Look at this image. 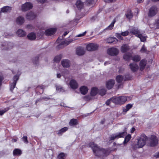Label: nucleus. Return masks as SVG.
I'll return each instance as SVG.
<instances>
[{"label":"nucleus","mask_w":159,"mask_h":159,"mask_svg":"<svg viewBox=\"0 0 159 159\" xmlns=\"http://www.w3.org/2000/svg\"><path fill=\"white\" fill-rule=\"evenodd\" d=\"M129 32L128 31H126L124 32H122L121 33H116V36L120 40H123V38L121 36H125L128 35Z\"/></svg>","instance_id":"2eb2a0df"},{"label":"nucleus","mask_w":159,"mask_h":159,"mask_svg":"<svg viewBox=\"0 0 159 159\" xmlns=\"http://www.w3.org/2000/svg\"><path fill=\"white\" fill-rule=\"evenodd\" d=\"M131 54L130 53H125L124 55L123 58L125 61H129L130 59Z\"/></svg>","instance_id":"473e14b6"},{"label":"nucleus","mask_w":159,"mask_h":159,"mask_svg":"<svg viewBox=\"0 0 159 159\" xmlns=\"http://www.w3.org/2000/svg\"><path fill=\"white\" fill-rule=\"evenodd\" d=\"M87 2L89 4H91L93 2V0H86Z\"/></svg>","instance_id":"5fc2aeb1"},{"label":"nucleus","mask_w":159,"mask_h":159,"mask_svg":"<svg viewBox=\"0 0 159 159\" xmlns=\"http://www.w3.org/2000/svg\"><path fill=\"white\" fill-rule=\"evenodd\" d=\"M135 129L134 128H132L131 130V133H133L134 132V131Z\"/></svg>","instance_id":"13d9d810"},{"label":"nucleus","mask_w":159,"mask_h":159,"mask_svg":"<svg viewBox=\"0 0 159 159\" xmlns=\"http://www.w3.org/2000/svg\"><path fill=\"white\" fill-rule=\"evenodd\" d=\"M131 137V135L130 134H129L127 135L125 137V140L124 142V143L125 144L127 143Z\"/></svg>","instance_id":"a19ab883"},{"label":"nucleus","mask_w":159,"mask_h":159,"mask_svg":"<svg viewBox=\"0 0 159 159\" xmlns=\"http://www.w3.org/2000/svg\"><path fill=\"white\" fill-rule=\"evenodd\" d=\"M37 2L39 3H43L46 2V0H37Z\"/></svg>","instance_id":"603ef678"},{"label":"nucleus","mask_w":159,"mask_h":159,"mask_svg":"<svg viewBox=\"0 0 159 159\" xmlns=\"http://www.w3.org/2000/svg\"><path fill=\"white\" fill-rule=\"evenodd\" d=\"M24 22V19L23 17L20 16L16 20V23L20 25H22Z\"/></svg>","instance_id":"cd10ccee"},{"label":"nucleus","mask_w":159,"mask_h":159,"mask_svg":"<svg viewBox=\"0 0 159 159\" xmlns=\"http://www.w3.org/2000/svg\"><path fill=\"white\" fill-rule=\"evenodd\" d=\"M155 156L156 157H159V152L157 153V154Z\"/></svg>","instance_id":"338daca9"},{"label":"nucleus","mask_w":159,"mask_h":159,"mask_svg":"<svg viewBox=\"0 0 159 159\" xmlns=\"http://www.w3.org/2000/svg\"><path fill=\"white\" fill-rule=\"evenodd\" d=\"M77 7L78 9H81L83 6V3L80 1H77L76 3Z\"/></svg>","instance_id":"f704fd0d"},{"label":"nucleus","mask_w":159,"mask_h":159,"mask_svg":"<svg viewBox=\"0 0 159 159\" xmlns=\"http://www.w3.org/2000/svg\"><path fill=\"white\" fill-rule=\"evenodd\" d=\"M89 145L92 149L94 153L96 156L100 157L106 156L108 154L107 151L98 147L93 142H90Z\"/></svg>","instance_id":"f257e3e1"},{"label":"nucleus","mask_w":159,"mask_h":159,"mask_svg":"<svg viewBox=\"0 0 159 159\" xmlns=\"http://www.w3.org/2000/svg\"><path fill=\"white\" fill-rule=\"evenodd\" d=\"M127 100V97L125 96H122L113 98V102L116 104L121 105L125 103Z\"/></svg>","instance_id":"7ed1b4c3"},{"label":"nucleus","mask_w":159,"mask_h":159,"mask_svg":"<svg viewBox=\"0 0 159 159\" xmlns=\"http://www.w3.org/2000/svg\"><path fill=\"white\" fill-rule=\"evenodd\" d=\"M2 48L3 49H8L11 48L13 46V44L11 42L5 43L2 45Z\"/></svg>","instance_id":"4468645a"},{"label":"nucleus","mask_w":159,"mask_h":159,"mask_svg":"<svg viewBox=\"0 0 159 159\" xmlns=\"http://www.w3.org/2000/svg\"><path fill=\"white\" fill-rule=\"evenodd\" d=\"M129 31L130 33L135 35L136 36L140 33L138 29L135 27H133L132 29H130Z\"/></svg>","instance_id":"6ab92c4d"},{"label":"nucleus","mask_w":159,"mask_h":159,"mask_svg":"<svg viewBox=\"0 0 159 159\" xmlns=\"http://www.w3.org/2000/svg\"><path fill=\"white\" fill-rule=\"evenodd\" d=\"M86 31H85L82 34H80L78 35L77 37H80L84 36L86 34Z\"/></svg>","instance_id":"3c124183"},{"label":"nucleus","mask_w":159,"mask_h":159,"mask_svg":"<svg viewBox=\"0 0 159 159\" xmlns=\"http://www.w3.org/2000/svg\"><path fill=\"white\" fill-rule=\"evenodd\" d=\"M156 24L157 26L159 27V19L157 21Z\"/></svg>","instance_id":"bf43d9fd"},{"label":"nucleus","mask_w":159,"mask_h":159,"mask_svg":"<svg viewBox=\"0 0 159 159\" xmlns=\"http://www.w3.org/2000/svg\"><path fill=\"white\" fill-rule=\"evenodd\" d=\"M80 90L81 93L83 95L86 94L88 90L87 87L84 86L81 87L80 88Z\"/></svg>","instance_id":"412c9836"},{"label":"nucleus","mask_w":159,"mask_h":159,"mask_svg":"<svg viewBox=\"0 0 159 159\" xmlns=\"http://www.w3.org/2000/svg\"><path fill=\"white\" fill-rule=\"evenodd\" d=\"M116 22V20L115 19H114L113 21L111 22V24L110 25H109L105 29H104L103 31V32L104 31L106 30H111L114 25V24Z\"/></svg>","instance_id":"c85d7f7f"},{"label":"nucleus","mask_w":159,"mask_h":159,"mask_svg":"<svg viewBox=\"0 0 159 159\" xmlns=\"http://www.w3.org/2000/svg\"><path fill=\"white\" fill-rule=\"evenodd\" d=\"M141 57L139 55H136L132 57V59L135 62H138L140 60Z\"/></svg>","instance_id":"c9c22d12"},{"label":"nucleus","mask_w":159,"mask_h":159,"mask_svg":"<svg viewBox=\"0 0 159 159\" xmlns=\"http://www.w3.org/2000/svg\"><path fill=\"white\" fill-rule=\"evenodd\" d=\"M157 12L158 10L157 7L153 6L149 9L148 16L149 17H152L157 14Z\"/></svg>","instance_id":"39448f33"},{"label":"nucleus","mask_w":159,"mask_h":159,"mask_svg":"<svg viewBox=\"0 0 159 159\" xmlns=\"http://www.w3.org/2000/svg\"><path fill=\"white\" fill-rule=\"evenodd\" d=\"M104 1L107 2H111L115 1L116 0H104Z\"/></svg>","instance_id":"864d4df0"},{"label":"nucleus","mask_w":159,"mask_h":159,"mask_svg":"<svg viewBox=\"0 0 159 159\" xmlns=\"http://www.w3.org/2000/svg\"><path fill=\"white\" fill-rule=\"evenodd\" d=\"M137 37H139L141 41L143 42L146 41L147 38V36L141 34V33L139 35H138Z\"/></svg>","instance_id":"7c9ffc66"},{"label":"nucleus","mask_w":159,"mask_h":159,"mask_svg":"<svg viewBox=\"0 0 159 159\" xmlns=\"http://www.w3.org/2000/svg\"><path fill=\"white\" fill-rule=\"evenodd\" d=\"M98 89L96 87L93 88L91 89L90 95L91 96H94L96 95L98 93Z\"/></svg>","instance_id":"393cba45"},{"label":"nucleus","mask_w":159,"mask_h":159,"mask_svg":"<svg viewBox=\"0 0 159 159\" xmlns=\"http://www.w3.org/2000/svg\"><path fill=\"white\" fill-rule=\"evenodd\" d=\"M9 110V108H6L4 109L3 110L0 111V115L2 116L4 114L6 111H7Z\"/></svg>","instance_id":"09e8293b"},{"label":"nucleus","mask_w":159,"mask_h":159,"mask_svg":"<svg viewBox=\"0 0 159 159\" xmlns=\"http://www.w3.org/2000/svg\"><path fill=\"white\" fill-rule=\"evenodd\" d=\"M78 121L77 120L75 119H71L69 122V124L70 126H73L77 124Z\"/></svg>","instance_id":"72a5a7b5"},{"label":"nucleus","mask_w":159,"mask_h":159,"mask_svg":"<svg viewBox=\"0 0 159 159\" xmlns=\"http://www.w3.org/2000/svg\"><path fill=\"white\" fill-rule=\"evenodd\" d=\"M24 142L26 143H28V141L27 139V137L26 136H23L21 139Z\"/></svg>","instance_id":"8fccbe9b"},{"label":"nucleus","mask_w":159,"mask_h":159,"mask_svg":"<svg viewBox=\"0 0 159 159\" xmlns=\"http://www.w3.org/2000/svg\"><path fill=\"white\" fill-rule=\"evenodd\" d=\"M65 154L63 153H61L58 156L59 159H64L65 157Z\"/></svg>","instance_id":"de8ad7c7"},{"label":"nucleus","mask_w":159,"mask_h":159,"mask_svg":"<svg viewBox=\"0 0 159 159\" xmlns=\"http://www.w3.org/2000/svg\"><path fill=\"white\" fill-rule=\"evenodd\" d=\"M26 18L29 20H32L35 18L36 15L32 12H28L26 15Z\"/></svg>","instance_id":"aec40b11"},{"label":"nucleus","mask_w":159,"mask_h":159,"mask_svg":"<svg viewBox=\"0 0 159 159\" xmlns=\"http://www.w3.org/2000/svg\"><path fill=\"white\" fill-rule=\"evenodd\" d=\"M56 31L55 28H50L47 30L45 32L46 35L50 36L54 34Z\"/></svg>","instance_id":"dca6fc26"},{"label":"nucleus","mask_w":159,"mask_h":159,"mask_svg":"<svg viewBox=\"0 0 159 159\" xmlns=\"http://www.w3.org/2000/svg\"><path fill=\"white\" fill-rule=\"evenodd\" d=\"M152 0L154 2L158 1H159V0Z\"/></svg>","instance_id":"774afa93"},{"label":"nucleus","mask_w":159,"mask_h":159,"mask_svg":"<svg viewBox=\"0 0 159 159\" xmlns=\"http://www.w3.org/2000/svg\"><path fill=\"white\" fill-rule=\"evenodd\" d=\"M56 88L57 90L59 92H63L64 91L63 88L60 85H57Z\"/></svg>","instance_id":"c03bdc74"},{"label":"nucleus","mask_w":159,"mask_h":159,"mask_svg":"<svg viewBox=\"0 0 159 159\" xmlns=\"http://www.w3.org/2000/svg\"><path fill=\"white\" fill-rule=\"evenodd\" d=\"M111 63L110 62V61H106V62H105L104 63V65H106L107 64H109Z\"/></svg>","instance_id":"4d7b16f0"},{"label":"nucleus","mask_w":159,"mask_h":159,"mask_svg":"<svg viewBox=\"0 0 159 159\" xmlns=\"http://www.w3.org/2000/svg\"><path fill=\"white\" fill-rule=\"evenodd\" d=\"M105 40L108 43H112L115 42H116L117 41V39L115 38L110 37L106 39Z\"/></svg>","instance_id":"a878e982"},{"label":"nucleus","mask_w":159,"mask_h":159,"mask_svg":"<svg viewBox=\"0 0 159 159\" xmlns=\"http://www.w3.org/2000/svg\"><path fill=\"white\" fill-rule=\"evenodd\" d=\"M16 34L19 37H23L26 35L25 32L21 29L18 30L16 32Z\"/></svg>","instance_id":"bb28decb"},{"label":"nucleus","mask_w":159,"mask_h":159,"mask_svg":"<svg viewBox=\"0 0 159 159\" xmlns=\"http://www.w3.org/2000/svg\"><path fill=\"white\" fill-rule=\"evenodd\" d=\"M62 56L61 54L55 57L54 59V61L55 62L59 61L62 58Z\"/></svg>","instance_id":"58836bf2"},{"label":"nucleus","mask_w":159,"mask_h":159,"mask_svg":"<svg viewBox=\"0 0 159 159\" xmlns=\"http://www.w3.org/2000/svg\"><path fill=\"white\" fill-rule=\"evenodd\" d=\"M19 76L17 75H15L13 77V83H11L10 85V90L12 92L15 88L17 81L18 80Z\"/></svg>","instance_id":"9b49d317"},{"label":"nucleus","mask_w":159,"mask_h":159,"mask_svg":"<svg viewBox=\"0 0 159 159\" xmlns=\"http://www.w3.org/2000/svg\"><path fill=\"white\" fill-rule=\"evenodd\" d=\"M130 49L129 46L126 44H123L121 48V50L122 52H125L128 51Z\"/></svg>","instance_id":"b1692460"},{"label":"nucleus","mask_w":159,"mask_h":159,"mask_svg":"<svg viewBox=\"0 0 159 159\" xmlns=\"http://www.w3.org/2000/svg\"><path fill=\"white\" fill-rule=\"evenodd\" d=\"M33 5L30 3L27 2L21 6V10L23 11H26L32 8Z\"/></svg>","instance_id":"6e6552de"},{"label":"nucleus","mask_w":159,"mask_h":159,"mask_svg":"<svg viewBox=\"0 0 159 159\" xmlns=\"http://www.w3.org/2000/svg\"><path fill=\"white\" fill-rule=\"evenodd\" d=\"M17 139H12V141L13 142H15L17 141Z\"/></svg>","instance_id":"680f3d73"},{"label":"nucleus","mask_w":159,"mask_h":159,"mask_svg":"<svg viewBox=\"0 0 159 159\" xmlns=\"http://www.w3.org/2000/svg\"><path fill=\"white\" fill-rule=\"evenodd\" d=\"M115 81L114 80H110L106 82V86L108 89H110L112 88L115 84Z\"/></svg>","instance_id":"f3484780"},{"label":"nucleus","mask_w":159,"mask_h":159,"mask_svg":"<svg viewBox=\"0 0 159 159\" xmlns=\"http://www.w3.org/2000/svg\"><path fill=\"white\" fill-rule=\"evenodd\" d=\"M44 88V86L43 85H41L37 87L38 89H43Z\"/></svg>","instance_id":"6e6d98bb"},{"label":"nucleus","mask_w":159,"mask_h":159,"mask_svg":"<svg viewBox=\"0 0 159 159\" xmlns=\"http://www.w3.org/2000/svg\"><path fill=\"white\" fill-rule=\"evenodd\" d=\"M69 32H68L67 31H66L63 34L64 36H66L68 33Z\"/></svg>","instance_id":"e2e57ef3"},{"label":"nucleus","mask_w":159,"mask_h":159,"mask_svg":"<svg viewBox=\"0 0 159 159\" xmlns=\"http://www.w3.org/2000/svg\"><path fill=\"white\" fill-rule=\"evenodd\" d=\"M129 67L131 70L134 72L136 71L139 69L138 65L135 63L130 64L129 65Z\"/></svg>","instance_id":"a211bd4d"},{"label":"nucleus","mask_w":159,"mask_h":159,"mask_svg":"<svg viewBox=\"0 0 159 159\" xmlns=\"http://www.w3.org/2000/svg\"><path fill=\"white\" fill-rule=\"evenodd\" d=\"M21 154V151L18 149H15L13 152V154L14 156L20 155Z\"/></svg>","instance_id":"e433bc0d"},{"label":"nucleus","mask_w":159,"mask_h":159,"mask_svg":"<svg viewBox=\"0 0 159 159\" xmlns=\"http://www.w3.org/2000/svg\"><path fill=\"white\" fill-rule=\"evenodd\" d=\"M158 139L157 137L154 135L151 136L150 139V145L151 146H154L158 143Z\"/></svg>","instance_id":"1a4fd4ad"},{"label":"nucleus","mask_w":159,"mask_h":159,"mask_svg":"<svg viewBox=\"0 0 159 159\" xmlns=\"http://www.w3.org/2000/svg\"><path fill=\"white\" fill-rule=\"evenodd\" d=\"M61 76V75L60 74H57V77L60 78Z\"/></svg>","instance_id":"052dcab7"},{"label":"nucleus","mask_w":159,"mask_h":159,"mask_svg":"<svg viewBox=\"0 0 159 159\" xmlns=\"http://www.w3.org/2000/svg\"><path fill=\"white\" fill-rule=\"evenodd\" d=\"M108 54L111 56H115L119 53V50L115 48H109L107 50Z\"/></svg>","instance_id":"0eeeda50"},{"label":"nucleus","mask_w":159,"mask_h":159,"mask_svg":"<svg viewBox=\"0 0 159 159\" xmlns=\"http://www.w3.org/2000/svg\"><path fill=\"white\" fill-rule=\"evenodd\" d=\"M27 37L30 40H33L36 38V35L34 33H31L28 34Z\"/></svg>","instance_id":"2f4dec72"},{"label":"nucleus","mask_w":159,"mask_h":159,"mask_svg":"<svg viewBox=\"0 0 159 159\" xmlns=\"http://www.w3.org/2000/svg\"><path fill=\"white\" fill-rule=\"evenodd\" d=\"M116 81L118 83H120L123 81L125 80L126 79L124 78V77L121 75H118L116 77Z\"/></svg>","instance_id":"c756f323"},{"label":"nucleus","mask_w":159,"mask_h":159,"mask_svg":"<svg viewBox=\"0 0 159 159\" xmlns=\"http://www.w3.org/2000/svg\"><path fill=\"white\" fill-rule=\"evenodd\" d=\"M27 28H31L32 27V26L30 25H27Z\"/></svg>","instance_id":"69168bd1"},{"label":"nucleus","mask_w":159,"mask_h":159,"mask_svg":"<svg viewBox=\"0 0 159 159\" xmlns=\"http://www.w3.org/2000/svg\"><path fill=\"white\" fill-rule=\"evenodd\" d=\"M60 40H61V39H60L59 38L57 40V43H59V45L60 46L62 45H63L64 46H66L69 44L70 43H71L73 40L72 39L70 40H65V41H60Z\"/></svg>","instance_id":"f8f14e48"},{"label":"nucleus","mask_w":159,"mask_h":159,"mask_svg":"<svg viewBox=\"0 0 159 159\" xmlns=\"http://www.w3.org/2000/svg\"><path fill=\"white\" fill-rule=\"evenodd\" d=\"M99 46L97 44L90 43L86 46V49L88 51H94L97 50Z\"/></svg>","instance_id":"423d86ee"},{"label":"nucleus","mask_w":159,"mask_h":159,"mask_svg":"<svg viewBox=\"0 0 159 159\" xmlns=\"http://www.w3.org/2000/svg\"><path fill=\"white\" fill-rule=\"evenodd\" d=\"M113 98H111L108 100L106 102V103L107 105H109L110 104H111L113 102Z\"/></svg>","instance_id":"49530a36"},{"label":"nucleus","mask_w":159,"mask_h":159,"mask_svg":"<svg viewBox=\"0 0 159 159\" xmlns=\"http://www.w3.org/2000/svg\"><path fill=\"white\" fill-rule=\"evenodd\" d=\"M146 60L145 59H143L141 60L139 63L140 69L141 70H143L146 64Z\"/></svg>","instance_id":"5701e85b"},{"label":"nucleus","mask_w":159,"mask_h":159,"mask_svg":"<svg viewBox=\"0 0 159 159\" xmlns=\"http://www.w3.org/2000/svg\"><path fill=\"white\" fill-rule=\"evenodd\" d=\"M146 136L145 135L141 136L137 139V143L135 145V148H139L142 147L145 144Z\"/></svg>","instance_id":"f03ea898"},{"label":"nucleus","mask_w":159,"mask_h":159,"mask_svg":"<svg viewBox=\"0 0 159 159\" xmlns=\"http://www.w3.org/2000/svg\"><path fill=\"white\" fill-rule=\"evenodd\" d=\"M140 52L142 53H147V51L146 48L145 47L144 45H143L141 48L140 50Z\"/></svg>","instance_id":"37998d69"},{"label":"nucleus","mask_w":159,"mask_h":159,"mask_svg":"<svg viewBox=\"0 0 159 159\" xmlns=\"http://www.w3.org/2000/svg\"><path fill=\"white\" fill-rule=\"evenodd\" d=\"M61 64L64 67H68L70 66V62L67 59H64L61 61Z\"/></svg>","instance_id":"4be33fe9"},{"label":"nucleus","mask_w":159,"mask_h":159,"mask_svg":"<svg viewBox=\"0 0 159 159\" xmlns=\"http://www.w3.org/2000/svg\"><path fill=\"white\" fill-rule=\"evenodd\" d=\"M132 107V104H129L127 105L124 108L123 111L125 112H126L128 111L129 109H130Z\"/></svg>","instance_id":"ea45409f"},{"label":"nucleus","mask_w":159,"mask_h":159,"mask_svg":"<svg viewBox=\"0 0 159 159\" xmlns=\"http://www.w3.org/2000/svg\"><path fill=\"white\" fill-rule=\"evenodd\" d=\"M126 17L129 19H130L132 18L133 15L130 10H128L125 14Z\"/></svg>","instance_id":"4c0bfd02"},{"label":"nucleus","mask_w":159,"mask_h":159,"mask_svg":"<svg viewBox=\"0 0 159 159\" xmlns=\"http://www.w3.org/2000/svg\"><path fill=\"white\" fill-rule=\"evenodd\" d=\"M127 134V133L125 131L111 135L110 137V139L114 140L121 137H123Z\"/></svg>","instance_id":"20e7f679"},{"label":"nucleus","mask_w":159,"mask_h":159,"mask_svg":"<svg viewBox=\"0 0 159 159\" xmlns=\"http://www.w3.org/2000/svg\"><path fill=\"white\" fill-rule=\"evenodd\" d=\"M67 129L68 128L67 127H65L63 128L58 131V134L60 135L66 131Z\"/></svg>","instance_id":"79ce46f5"},{"label":"nucleus","mask_w":159,"mask_h":159,"mask_svg":"<svg viewBox=\"0 0 159 159\" xmlns=\"http://www.w3.org/2000/svg\"><path fill=\"white\" fill-rule=\"evenodd\" d=\"M76 52L77 55L80 56L84 54L85 50L83 48L79 47L76 48Z\"/></svg>","instance_id":"ddd939ff"},{"label":"nucleus","mask_w":159,"mask_h":159,"mask_svg":"<svg viewBox=\"0 0 159 159\" xmlns=\"http://www.w3.org/2000/svg\"><path fill=\"white\" fill-rule=\"evenodd\" d=\"M106 93V90L104 89H102L99 91V94L102 96L104 95Z\"/></svg>","instance_id":"a18cd8bd"},{"label":"nucleus","mask_w":159,"mask_h":159,"mask_svg":"<svg viewBox=\"0 0 159 159\" xmlns=\"http://www.w3.org/2000/svg\"><path fill=\"white\" fill-rule=\"evenodd\" d=\"M69 85L73 89H75L78 87L79 85L76 81L74 80H71L70 81Z\"/></svg>","instance_id":"9d476101"},{"label":"nucleus","mask_w":159,"mask_h":159,"mask_svg":"<svg viewBox=\"0 0 159 159\" xmlns=\"http://www.w3.org/2000/svg\"><path fill=\"white\" fill-rule=\"evenodd\" d=\"M143 1V0H138L137 2L139 3H140L142 2Z\"/></svg>","instance_id":"0e129e2a"}]
</instances>
